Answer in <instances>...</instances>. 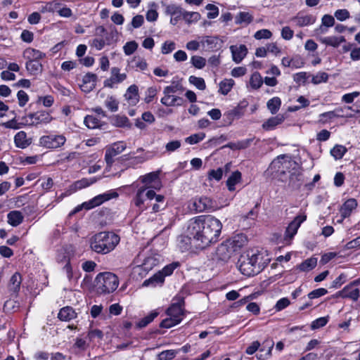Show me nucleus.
<instances>
[{
	"label": "nucleus",
	"instance_id": "obj_62",
	"mask_svg": "<svg viewBox=\"0 0 360 360\" xmlns=\"http://www.w3.org/2000/svg\"><path fill=\"white\" fill-rule=\"evenodd\" d=\"M158 93V89L155 86H150L146 91V97L144 101L146 103H150L155 97Z\"/></svg>",
	"mask_w": 360,
	"mask_h": 360
},
{
	"label": "nucleus",
	"instance_id": "obj_50",
	"mask_svg": "<svg viewBox=\"0 0 360 360\" xmlns=\"http://www.w3.org/2000/svg\"><path fill=\"white\" fill-rule=\"evenodd\" d=\"M245 259L248 262H250V264H252V266L253 267H255V269H256V268H257V267H259L260 271L262 270V267L261 262H262V257L261 255L253 254L250 257L248 256Z\"/></svg>",
	"mask_w": 360,
	"mask_h": 360
},
{
	"label": "nucleus",
	"instance_id": "obj_60",
	"mask_svg": "<svg viewBox=\"0 0 360 360\" xmlns=\"http://www.w3.org/2000/svg\"><path fill=\"white\" fill-rule=\"evenodd\" d=\"M328 322V317H320L319 319H316L314 321H312V323L311 324V328L312 330L319 329L320 328L325 326Z\"/></svg>",
	"mask_w": 360,
	"mask_h": 360
},
{
	"label": "nucleus",
	"instance_id": "obj_53",
	"mask_svg": "<svg viewBox=\"0 0 360 360\" xmlns=\"http://www.w3.org/2000/svg\"><path fill=\"white\" fill-rule=\"evenodd\" d=\"M247 243V238L245 236L240 234L235 236L232 240L230 242L231 245H232L233 248H241Z\"/></svg>",
	"mask_w": 360,
	"mask_h": 360
},
{
	"label": "nucleus",
	"instance_id": "obj_37",
	"mask_svg": "<svg viewBox=\"0 0 360 360\" xmlns=\"http://www.w3.org/2000/svg\"><path fill=\"white\" fill-rule=\"evenodd\" d=\"M43 66L39 61L28 60L26 63V69L32 75H37L42 71Z\"/></svg>",
	"mask_w": 360,
	"mask_h": 360
},
{
	"label": "nucleus",
	"instance_id": "obj_56",
	"mask_svg": "<svg viewBox=\"0 0 360 360\" xmlns=\"http://www.w3.org/2000/svg\"><path fill=\"white\" fill-rule=\"evenodd\" d=\"M138 48V44L135 41L127 42L123 46L124 53L127 56L133 54Z\"/></svg>",
	"mask_w": 360,
	"mask_h": 360
},
{
	"label": "nucleus",
	"instance_id": "obj_9",
	"mask_svg": "<svg viewBox=\"0 0 360 360\" xmlns=\"http://www.w3.org/2000/svg\"><path fill=\"white\" fill-rule=\"evenodd\" d=\"M154 196V190H146V188H139L133 198L134 205L140 212L149 207V200Z\"/></svg>",
	"mask_w": 360,
	"mask_h": 360
},
{
	"label": "nucleus",
	"instance_id": "obj_25",
	"mask_svg": "<svg viewBox=\"0 0 360 360\" xmlns=\"http://www.w3.org/2000/svg\"><path fill=\"white\" fill-rule=\"evenodd\" d=\"M77 314L72 307H64L60 309L58 318L62 321H70L77 318Z\"/></svg>",
	"mask_w": 360,
	"mask_h": 360
},
{
	"label": "nucleus",
	"instance_id": "obj_45",
	"mask_svg": "<svg viewBox=\"0 0 360 360\" xmlns=\"http://www.w3.org/2000/svg\"><path fill=\"white\" fill-rule=\"evenodd\" d=\"M158 315L156 311H151L149 314L141 319L137 323L139 328H144L151 323Z\"/></svg>",
	"mask_w": 360,
	"mask_h": 360
},
{
	"label": "nucleus",
	"instance_id": "obj_4",
	"mask_svg": "<svg viewBox=\"0 0 360 360\" xmlns=\"http://www.w3.org/2000/svg\"><path fill=\"white\" fill-rule=\"evenodd\" d=\"M184 305V298H181L177 302L172 303L166 311L168 317L161 321L160 327L170 328L181 323L185 316Z\"/></svg>",
	"mask_w": 360,
	"mask_h": 360
},
{
	"label": "nucleus",
	"instance_id": "obj_64",
	"mask_svg": "<svg viewBox=\"0 0 360 360\" xmlns=\"http://www.w3.org/2000/svg\"><path fill=\"white\" fill-rule=\"evenodd\" d=\"M176 48V44L174 41H166L163 43L161 52L162 54H169L172 53Z\"/></svg>",
	"mask_w": 360,
	"mask_h": 360
},
{
	"label": "nucleus",
	"instance_id": "obj_52",
	"mask_svg": "<svg viewBox=\"0 0 360 360\" xmlns=\"http://www.w3.org/2000/svg\"><path fill=\"white\" fill-rule=\"evenodd\" d=\"M205 137V133H198V134H192L189 136H188L187 138H186V142L191 144V145H193V144H196L198 143H199L200 141H202Z\"/></svg>",
	"mask_w": 360,
	"mask_h": 360
},
{
	"label": "nucleus",
	"instance_id": "obj_20",
	"mask_svg": "<svg viewBox=\"0 0 360 360\" xmlns=\"http://www.w3.org/2000/svg\"><path fill=\"white\" fill-rule=\"evenodd\" d=\"M239 270L243 274L247 276H252L260 272L259 267L255 269V267H253L250 262L245 257L239 260Z\"/></svg>",
	"mask_w": 360,
	"mask_h": 360
},
{
	"label": "nucleus",
	"instance_id": "obj_27",
	"mask_svg": "<svg viewBox=\"0 0 360 360\" xmlns=\"http://www.w3.org/2000/svg\"><path fill=\"white\" fill-rule=\"evenodd\" d=\"M284 120V116L280 114L275 117H270L262 124V128L266 131L273 130L276 126L281 124Z\"/></svg>",
	"mask_w": 360,
	"mask_h": 360
},
{
	"label": "nucleus",
	"instance_id": "obj_15",
	"mask_svg": "<svg viewBox=\"0 0 360 360\" xmlns=\"http://www.w3.org/2000/svg\"><path fill=\"white\" fill-rule=\"evenodd\" d=\"M360 296L359 289L355 288L350 283L345 286L342 290L338 291L335 294V297H341L342 298H348L354 302H356Z\"/></svg>",
	"mask_w": 360,
	"mask_h": 360
},
{
	"label": "nucleus",
	"instance_id": "obj_55",
	"mask_svg": "<svg viewBox=\"0 0 360 360\" xmlns=\"http://www.w3.org/2000/svg\"><path fill=\"white\" fill-rule=\"evenodd\" d=\"M96 181V178H91V179L83 178L81 180L77 181L75 182V185L77 188L82 189V188H86V187L93 184Z\"/></svg>",
	"mask_w": 360,
	"mask_h": 360
},
{
	"label": "nucleus",
	"instance_id": "obj_58",
	"mask_svg": "<svg viewBox=\"0 0 360 360\" xmlns=\"http://www.w3.org/2000/svg\"><path fill=\"white\" fill-rule=\"evenodd\" d=\"M105 105L112 112H116L118 110V102L112 96H108L105 101Z\"/></svg>",
	"mask_w": 360,
	"mask_h": 360
},
{
	"label": "nucleus",
	"instance_id": "obj_23",
	"mask_svg": "<svg viewBox=\"0 0 360 360\" xmlns=\"http://www.w3.org/2000/svg\"><path fill=\"white\" fill-rule=\"evenodd\" d=\"M356 207L357 202L354 198H349L345 201L340 210L342 219L349 217Z\"/></svg>",
	"mask_w": 360,
	"mask_h": 360
},
{
	"label": "nucleus",
	"instance_id": "obj_38",
	"mask_svg": "<svg viewBox=\"0 0 360 360\" xmlns=\"http://www.w3.org/2000/svg\"><path fill=\"white\" fill-rule=\"evenodd\" d=\"M235 84L232 79H224L219 83V92L223 95H227Z\"/></svg>",
	"mask_w": 360,
	"mask_h": 360
},
{
	"label": "nucleus",
	"instance_id": "obj_34",
	"mask_svg": "<svg viewBox=\"0 0 360 360\" xmlns=\"http://www.w3.org/2000/svg\"><path fill=\"white\" fill-rule=\"evenodd\" d=\"M242 179V174L239 171L233 172L226 181V186L229 191H234L236 190L235 186L240 183Z\"/></svg>",
	"mask_w": 360,
	"mask_h": 360
},
{
	"label": "nucleus",
	"instance_id": "obj_57",
	"mask_svg": "<svg viewBox=\"0 0 360 360\" xmlns=\"http://www.w3.org/2000/svg\"><path fill=\"white\" fill-rule=\"evenodd\" d=\"M176 354V352L173 349L165 350L158 355V360H172Z\"/></svg>",
	"mask_w": 360,
	"mask_h": 360
},
{
	"label": "nucleus",
	"instance_id": "obj_21",
	"mask_svg": "<svg viewBox=\"0 0 360 360\" xmlns=\"http://www.w3.org/2000/svg\"><path fill=\"white\" fill-rule=\"evenodd\" d=\"M32 142V138L27 137V133L24 131H18L14 136L15 146L21 149L27 148Z\"/></svg>",
	"mask_w": 360,
	"mask_h": 360
},
{
	"label": "nucleus",
	"instance_id": "obj_40",
	"mask_svg": "<svg viewBox=\"0 0 360 360\" xmlns=\"http://www.w3.org/2000/svg\"><path fill=\"white\" fill-rule=\"evenodd\" d=\"M101 122V120L94 115H86L84 120V124L91 129L99 128Z\"/></svg>",
	"mask_w": 360,
	"mask_h": 360
},
{
	"label": "nucleus",
	"instance_id": "obj_36",
	"mask_svg": "<svg viewBox=\"0 0 360 360\" xmlns=\"http://www.w3.org/2000/svg\"><path fill=\"white\" fill-rule=\"evenodd\" d=\"M161 103L165 106L181 105L184 100L182 98L176 96H164L160 100Z\"/></svg>",
	"mask_w": 360,
	"mask_h": 360
},
{
	"label": "nucleus",
	"instance_id": "obj_11",
	"mask_svg": "<svg viewBox=\"0 0 360 360\" xmlns=\"http://www.w3.org/2000/svg\"><path fill=\"white\" fill-rule=\"evenodd\" d=\"M307 219V215L305 214H300L297 215L294 219L288 224L286 228L285 235H284V241L287 244H290L291 240L296 235L298 229L300 225Z\"/></svg>",
	"mask_w": 360,
	"mask_h": 360
},
{
	"label": "nucleus",
	"instance_id": "obj_63",
	"mask_svg": "<svg viewBox=\"0 0 360 360\" xmlns=\"http://www.w3.org/2000/svg\"><path fill=\"white\" fill-rule=\"evenodd\" d=\"M179 266V263L174 262L172 264H169L167 266H165L162 271H160V273L163 275V278H165V276H170L174 269Z\"/></svg>",
	"mask_w": 360,
	"mask_h": 360
},
{
	"label": "nucleus",
	"instance_id": "obj_46",
	"mask_svg": "<svg viewBox=\"0 0 360 360\" xmlns=\"http://www.w3.org/2000/svg\"><path fill=\"white\" fill-rule=\"evenodd\" d=\"M253 20V17L248 12H240L236 18V24H250Z\"/></svg>",
	"mask_w": 360,
	"mask_h": 360
},
{
	"label": "nucleus",
	"instance_id": "obj_59",
	"mask_svg": "<svg viewBox=\"0 0 360 360\" xmlns=\"http://www.w3.org/2000/svg\"><path fill=\"white\" fill-rule=\"evenodd\" d=\"M97 75L94 73L88 72L82 78V82L96 87L97 82Z\"/></svg>",
	"mask_w": 360,
	"mask_h": 360
},
{
	"label": "nucleus",
	"instance_id": "obj_61",
	"mask_svg": "<svg viewBox=\"0 0 360 360\" xmlns=\"http://www.w3.org/2000/svg\"><path fill=\"white\" fill-rule=\"evenodd\" d=\"M271 37H272L271 32L267 29H262V30H258L254 34V37L258 40L263 39H270Z\"/></svg>",
	"mask_w": 360,
	"mask_h": 360
},
{
	"label": "nucleus",
	"instance_id": "obj_2",
	"mask_svg": "<svg viewBox=\"0 0 360 360\" xmlns=\"http://www.w3.org/2000/svg\"><path fill=\"white\" fill-rule=\"evenodd\" d=\"M120 236L112 232H100L95 234L90 241L91 249L98 254H108L120 243Z\"/></svg>",
	"mask_w": 360,
	"mask_h": 360
},
{
	"label": "nucleus",
	"instance_id": "obj_10",
	"mask_svg": "<svg viewBox=\"0 0 360 360\" xmlns=\"http://www.w3.org/2000/svg\"><path fill=\"white\" fill-rule=\"evenodd\" d=\"M65 142L66 138L63 134L44 135L39 140L40 146L51 150H56L62 147Z\"/></svg>",
	"mask_w": 360,
	"mask_h": 360
},
{
	"label": "nucleus",
	"instance_id": "obj_17",
	"mask_svg": "<svg viewBox=\"0 0 360 360\" xmlns=\"http://www.w3.org/2000/svg\"><path fill=\"white\" fill-rule=\"evenodd\" d=\"M230 242L226 241L221 243L217 248L216 256L218 259L223 262H227L231 257L233 253V247L230 246Z\"/></svg>",
	"mask_w": 360,
	"mask_h": 360
},
{
	"label": "nucleus",
	"instance_id": "obj_22",
	"mask_svg": "<svg viewBox=\"0 0 360 360\" xmlns=\"http://www.w3.org/2000/svg\"><path fill=\"white\" fill-rule=\"evenodd\" d=\"M244 115L243 107L238 105L224 114V121L228 124H231L235 119H239Z\"/></svg>",
	"mask_w": 360,
	"mask_h": 360
},
{
	"label": "nucleus",
	"instance_id": "obj_12",
	"mask_svg": "<svg viewBox=\"0 0 360 360\" xmlns=\"http://www.w3.org/2000/svg\"><path fill=\"white\" fill-rule=\"evenodd\" d=\"M143 184L140 188H146V190H160L162 188V183L159 178L158 172H150L146 175L141 176L139 178Z\"/></svg>",
	"mask_w": 360,
	"mask_h": 360
},
{
	"label": "nucleus",
	"instance_id": "obj_18",
	"mask_svg": "<svg viewBox=\"0 0 360 360\" xmlns=\"http://www.w3.org/2000/svg\"><path fill=\"white\" fill-rule=\"evenodd\" d=\"M233 60L236 63H240L248 54V49L245 45H232L230 46Z\"/></svg>",
	"mask_w": 360,
	"mask_h": 360
},
{
	"label": "nucleus",
	"instance_id": "obj_29",
	"mask_svg": "<svg viewBox=\"0 0 360 360\" xmlns=\"http://www.w3.org/2000/svg\"><path fill=\"white\" fill-rule=\"evenodd\" d=\"M8 223L12 226H18L24 219L22 212L18 210L11 211L7 214Z\"/></svg>",
	"mask_w": 360,
	"mask_h": 360
},
{
	"label": "nucleus",
	"instance_id": "obj_8",
	"mask_svg": "<svg viewBox=\"0 0 360 360\" xmlns=\"http://www.w3.org/2000/svg\"><path fill=\"white\" fill-rule=\"evenodd\" d=\"M22 120L25 121V124L30 127H38L39 125L47 124L50 123L53 117L49 112L41 110L36 112L30 113L22 117Z\"/></svg>",
	"mask_w": 360,
	"mask_h": 360
},
{
	"label": "nucleus",
	"instance_id": "obj_43",
	"mask_svg": "<svg viewBox=\"0 0 360 360\" xmlns=\"http://www.w3.org/2000/svg\"><path fill=\"white\" fill-rule=\"evenodd\" d=\"M347 149L342 145H335L331 150L330 154L335 160L342 158Z\"/></svg>",
	"mask_w": 360,
	"mask_h": 360
},
{
	"label": "nucleus",
	"instance_id": "obj_7",
	"mask_svg": "<svg viewBox=\"0 0 360 360\" xmlns=\"http://www.w3.org/2000/svg\"><path fill=\"white\" fill-rule=\"evenodd\" d=\"M118 196L116 192H108L103 194L98 195L87 202H83L82 205H77L68 214L69 217H72L74 214L80 212L83 208L85 210H91L95 207L101 205L105 201H108L113 198Z\"/></svg>",
	"mask_w": 360,
	"mask_h": 360
},
{
	"label": "nucleus",
	"instance_id": "obj_28",
	"mask_svg": "<svg viewBox=\"0 0 360 360\" xmlns=\"http://www.w3.org/2000/svg\"><path fill=\"white\" fill-rule=\"evenodd\" d=\"M156 264V259L153 257H148L144 260V263L142 265H139L134 268V273H138L139 274L144 273L146 274V271L148 269H152V266H155Z\"/></svg>",
	"mask_w": 360,
	"mask_h": 360
},
{
	"label": "nucleus",
	"instance_id": "obj_24",
	"mask_svg": "<svg viewBox=\"0 0 360 360\" xmlns=\"http://www.w3.org/2000/svg\"><path fill=\"white\" fill-rule=\"evenodd\" d=\"M124 98L130 105H135L139 101L138 86L135 84L129 86L124 94Z\"/></svg>",
	"mask_w": 360,
	"mask_h": 360
},
{
	"label": "nucleus",
	"instance_id": "obj_54",
	"mask_svg": "<svg viewBox=\"0 0 360 360\" xmlns=\"http://www.w3.org/2000/svg\"><path fill=\"white\" fill-rule=\"evenodd\" d=\"M328 79V75L325 72H319L312 77L311 82L314 84H319L322 82H326Z\"/></svg>",
	"mask_w": 360,
	"mask_h": 360
},
{
	"label": "nucleus",
	"instance_id": "obj_5",
	"mask_svg": "<svg viewBox=\"0 0 360 360\" xmlns=\"http://www.w3.org/2000/svg\"><path fill=\"white\" fill-rule=\"evenodd\" d=\"M95 287L99 294H109L114 292L118 287L117 276L111 272L99 273L95 278Z\"/></svg>",
	"mask_w": 360,
	"mask_h": 360
},
{
	"label": "nucleus",
	"instance_id": "obj_30",
	"mask_svg": "<svg viewBox=\"0 0 360 360\" xmlns=\"http://www.w3.org/2000/svg\"><path fill=\"white\" fill-rule=\"evenodd\" d=\"M319 41L321 43L326 45L333 46L334 48L338 47L341 43L345 41V38L342 36L341 37H335V36H330V37H322L319 39Z\"/></svg>",
	"mask_w": 360,
	"mask_h": 360
},
{
	"label": "nucleus",
	"instance_id": "obj_41",
	"mask_svg": "<svg viewBox=\"0 0 360 360\" xmlns=\"http://www.w3.org/2000/svg\"><path fill=\"white\" fill-rule=\"evenodd\" d=\"M281 101L278 97H274L269 100L266 106L271 114H276L280 109Z\"/></svg>",
	"mask_w": 360,
	"mask_h": 360
},
{
	"label": "nucleus",
	"instance_id": "obj_42",
	"mask_svg": "<svg viewBox=\"0 0 360 360\" xmlns=\"http://www.w3.org/2000/svg\"><path fill=\"white\" fill-rule=\"evenodd\" d=\"M263 84V79L261 75L258 72L252 74L250 79V84L254 89H258Z\"/></svg>",
	"mask_w": 360,
	"mask_h": 360
},
{
	"label": "nucleus",
	"instance_id": "obj_33",
	"mask_svg": "<svg viewBox=\"0 0 360 360\" xmlns=\"http://www.w3.org/2000/svg\"><path fill=\"white\" fill-rule=\"evenodd\" d=\"M163 275H162L160 271L155 274L153 276L146 279L143 283V286L144 287H156L158 285H161L164 283Z\"/></svg>",
	"mask_w": 360,
	"mask_h": 360
},
{
	"label": "nucleus",
	"instance_id": "obj_31",
	"mask_svg": "<svg viewBox=\"0 0 360 360\" xmlns=\"http://www.w3.org/2000/svg\"><path fill=\"white\" fill-rule=\"evenodd\" d=\"M23 56L28 60L39 61L40 59L46 56V54L39 50L32 48H27L24 51Z\"/></svg>",
	"mask_w": 360,
	"mask_h": 360
},
{
	"label": "nucleus",
	"instance_id": "obj_6",
	"mask_svg": "<svg viewBox=\"0 0 360 360\" xmlns=\"http://www.w3.org/2000/svg\"><path fill=\"white\" fill-rule=\"evenodd\" d=\"M165 13L176 15V17L171 18L170 19V23L173 25H176L181 18L188 24L196 22L200 19V14L199 13L184 11L180 6L174 4L167 5Z\"/></svg>",
	"mask_w": 360,
	"mask_h": 360
},
{
	"label": "nucleus",
	"instance_id": "obj_16",
	"mask_svg": "<svg viewBox=\"0 0 360 360\" xmlns=\"http://www.w3.org/2000/svg\"><path fill=\"white\" fill-rule=\"evenodd\" d=\"M296 26L302 27L313 25L316 20V16L312 14H304L301 12L298 13L290 20Z\"/></svg>",
	"mask_w": 360,
	"mask_h": 360
},
{
	"label": "nucleus",
	"instance_id": "obj_26",
	"mask_svg": "<svg viewBox=\"0 0 360 360\" xmlns=\"http://www.w3.org/2000/svg\"><path fill=\"white\" fill-rule=\"evenodd\" d=\"M22 276L19 272H15L10 278L8 288L10 292L18 294L20 289Z\"/></svg>",
	"mask_w": 360,
	"mask_h": 360
},
{
	"label": "nucleus",
	"instance_id": "obj_1",
	"mask_svg": "<svg viewBox=\"0 0 360 360\" xmlns=\"http://www.w3.org/2000/svg\"><path fill=\"white\" fill-rule=\"evenodd\" d=\"M222 224L212 215H200L190 219L186 224V238L190 244L204 249L219 240Z\"/></svg>",
	"mask_w": 360,
	"mask_h": 360
},
{
	"label": "nucleus",
	"instance_id": "obj_47",
	"mask_svg": "<svg viewBox=\"0 0 360 360\" xmlns=\"http://www.w3.org/2000/svg\"><path fill=\"white\" fill-rule=\"evenodd\" d=\"M188 81L191 84L194 85L197 89L200 90H205L206 89L205 82L202 77H198L191 75L189 77Z\"/></svg>",
	"mask_w": 360,
	"mask_h": 360
},
{
	"label": "nucleus",
	"instance_id": "obj_51",
	"mask_svg": "<svg viewBox=\"0 0 360 360\" xmlns=\"http://www.w3.org/2000/svg\"><path fill=\"white\" fill-rule=\"evenodd\" d=\"M191 64L197 69H202L206 65V59L202 56H193L191 58Z\"/></svg>",
	"mask_w": 360,
	"mask_h": 360
},
{
	"label": "nucleus",
	"instance_id": "obj_14",
	"mask_svg": "<svg viewBox=\"0 0 360 360\" xmlns=\"http://www.w3.org/2000/svg\"><path fill=\"white\" fill-rule=\"evenodd\" d=\"M193 207L196 212L214 210V209L212 200L205 196L195 198Z\"/></svg>",
	"mask_w": 360,
	"mask_h": 360
},
{
	"label": "nucleus",
	"instance_id": "obj_32",
	"mask_svg": "<svg viewBox=\"0 0 360 360\" xmlns=\"http://www.w3.org/2000/svg\"><path fill=\"white\" fill-rule=\"evenodd\" d=\"M274 345L272 340H265L262 344V347L259 350L260 354L258 358L261 360L267 359L271 354Z\"/></svg>",
	"mask_w": 360,
	"mask_h": 360
},
{
	"label": "nucleus",
	"instance_id": "obj_35",
	"mask_svg": "<svg viewBox=\"0 0 360 360\" xmlns=\"http://www.w3.org/2000/svg\"><path fill=\"white\" fill-rule=\"evenodd\" d=\"M316 265L317 258L311 257L302 262L297 268L301 271L307 272L314 269Z\"/></svg>",
	"mask_w": 360,
	"mask_h": 360
},
{
	"label": "nucleus",
	"instance_id": "obj_13",
	"mask_svg": "<svg viewBox=\"0 0 360 360\" xmlns=\"http://www.w3.org/2000/svg\"><path fill=\"white\" fill-rule=\"evenodd\" d=\"M127 148L123 141L114 143L110 148H107L105 154V160L108 167H111L114 162V158L122 153Z\"/></svg>",
	"mask_w": 360,
	"mask_h": 360
},
{
	"label": "nucleus",
	"instance_id": "obj_49",
	"mask_svg": "<svg viewBox=\"0 0 360 360\" xmlns=\"http://www.w3.org/2000/svg\"><path fill=\"white\" fill-rule=\"evenodd\" d=\"M111 77L117 82V84L121 83L127 79V75L120 73V69L117 67L111 68Z\"/></svg>",
	"mask_w": 360,
	"mask_h": 360
},
{
	"label": "nucleus",
	"instance_id": "obj_39",
	"mask_svg": "<svg viewBox=\"0 0 360 360\" xmlns=\"http://www.w3.org/2000/svg\"><path fill=\"white\" fill-rule=\"evenodd\" d=\"M113 125L117 127H130L131 124L127 117L125 115H117L112 119Z\"/></svg>",
	"mask_w": 360,
	"mask_h": 360
},
{
	"label": "nucleus",
	"instance_id": "obj_48",
	"mask_svg": "<svg viewBox=\"0 0 360 360\" xmlns=\"http://www.w3.org/2000/svg\"><path fill=\"white\" fill-rule=\"evenodd\" d=\"M103 338V332L99 329L91 330L86 335V338L89 342H94L96 340L100 341Z\"/></svg>",
	"mask_w": 360,
	"mask_h": 360
},
{
	"label": "nucleus",
	"instance_id": "obj_3",
	"mask_svg": "<svg viewBox=\"0 0 360 360\" xmlns=\"http://www.w3.org/2000/svg\"><path fill=\"white\" fill-rule=\"evenodd\" d=\"M285 155L278 157L277 160L272 162L271 165L273 167H278V170L281 173H285L284 169L291 168L293 172L289 171L290 173L288 186L292 189H298L303 181L302 174L300 170V165L298 163L292 160H284L283 162L280 161V158L283 159Z\"/></svg>",
	"mask_w": 360,
	"mask_h": 360
},
{
	"label": "nucleus",
	"instance_id": "obj_19",
	"mask_svg": "<svg viewBox=\"0 0 360 360\" xmlns=\"http://www.w3.org/2000/svg\"><path fill=\"white\" fill-rule=\"evenodd\" d=\"M149 207H152L153 212H158L167 207L165 198L162 195L156 194L154 191V196L149 200Z\"/></svg>",
	"mask_w": 360,
	"mask_h": 360
},
{
	"label": "nucleus",
	"instance_id": "obj_44",
	"mask_svg": "<svg viewBox=\"0 0 360 360\" xmlns=\"http://www.w3.org/2000/svg\"><path fill=\"white\" fill-rule=\"evenodd\" d=\"M131 62L134 64L133 68H135L136 70H145L148 68L146 60L140 56H134Z\"/></svg>",
	"mask_w": 360,
	"mask_h": 360
}]
</instances>
